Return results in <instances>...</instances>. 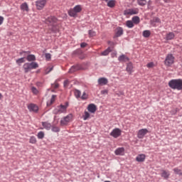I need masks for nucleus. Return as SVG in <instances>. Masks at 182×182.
<instances>
[{"label": "nucleus", "instance_id": "obj_1", "mask_svg": "<svg viewBox=\"0 0 182 182\" xmlns=\"http://www.w3.org/2000/svg\"><path fill=\"white\" fill-rule=\"evenodd\" d=\"M168 86L174 90H182V80L173 79L168 82Z\"/></svg>", "mask_w": 182, "mask_h": 182}, {"label": "nucleus", "instance_id": "obj_2", "mask_svg": "<svg viewBox=\"0 0 182 182\" xmlns=\"http://www.w3.org/2000/svg\"><path fill=\"white\" fill-rule=\"evenodd\" d=\"M56 22H58V18L55 16H50L47 19H46V23L48 25V26H51L50 29L53 32H56L58 28H56Z\"/></svg>", "mask_w": 182, "mask_h": 182}, {"label": "nucleus", "instance_id": "obj_3", "mask_svg": "<svg viewBox=\"0 0 182 182\" xmlns=\"http://www.w3.org/2000/svg\"><path fill=\"white\" fill-rule=\"evenodd\" d=\"M38 68H39V64L36 62L26 63L23 65V69L26 73L31 72L32 69H38Z\"/></svg>", "mask_w": 182, "mask_h": 182}, {"label": "nucleus", "instance_id": "obj_4", "mask_svg": "<svg viewBox=\"0 0 182 182\" xmlns=\"http://www.w3.org/2000/svg\"><path fill=\"white\" fill-rule=\"evenodd\" d=\"M68 107H69V103L65 102V104L64 105H60V106H58L53 110V113L55 114H60L61 113H66Z\"/></svg>", "mask_w": 182, "mask_h": 182}, {"label": "nucleus", "instance_id": "obj_5", "mask_svg": "<svg viewBox=\"0 0 182 182\" xmlns=\"http://www.w3.org/2000/svg\"><path fill=\"white\" fill-rule=\"evenodd\" d=\"M73 119V115L69 114L66 117L61 118L60 124V126H68V124L70 123V121Z\"/></svg>", "mask_w": 182, "mask_h": 182}, {"label": "nucleus", "instance_id": "obj_6", "mask_svg": "<svg viewBox=\"0 0 182 182\" xmlns=\"http://www.w3.org/2000/svg\"><path fill=\"white\" fill-rule=\"evenodd\" d=\"M174 63V56L172 54H168L164 60L165 66H171Z\"/></svg>", "mask_w": 182, "mask_h": 182}, {"label": "nucleus", "instance_id": "obj_7", "mask_svg": "<svg viewBox=\"0 0 182 182\" xmlns=\"http://www.w3.org/2000/svg\"><path fill=\"white\" fill-rule=\"evenodd\" d=\"M46 2H47L46 0H38L37 1H36V9L38 11H42V9L45 8L46 5Z\"/></svg>", "mask_w": 182, "mask_h": 182}, {"label": "nucleus", "instance_id": "obj_8", "mask_svg": "<svg viewBox=\"0 0 182 182\" xmlns=\"http://www.w3.org/2000/svg\"><path fill=\"white\" fill-rule=\"evenodd\" d=\"M110 136L114 137V139H117V137L122 136V130L119 128H115L111 132Z\"/></svg>", "mask_w": 182, "mask_h": 182}, {"label": "nucleus", "instance_id": "obj_9", "mask_svg": "<svg viewBox=\"0 0 182 182\" xmlns=\"http://www.w3.org/2000/svg\"><path fill=\"white\" fill-rule=\"evenodd\" d=\"M149 133V130L147 129H141L138 131L137 137L138 139H144V136Z\"/></svg>", "mask_w": 182, "mask_h": 182}, {"label": "nucleus", "instance_id": "obj_10", "mask_svg": "<svg viewBox=\"0 0 182 182\" xmlns=\"http://www.w3.org/2000/svg\"><path fill=\"white\" fill-rule=\"evenodd\" d=\"M124 15H137L139 10L136 9H129L124 11Z\"/></svg>", "mask_w": 182, "mask_h": 182}, {"label": "nucleus", "instance_id": "obj_11", "mask_svg": "<svg viewBox=\"0 0 182 182\" xmlns=\"http://www.w3.org/2000/svg\"><path fill=\"white\" fill-rule=\"evenodd\" d=\"M83 69L85 68L80 65H74L70 68L69 73H74V72H76L77 70H83Z\"/></svg>", "mask_w": 182, "mask_h": 182}, {"label": "nucleus", "instance_id": "obj_12", "mask_svg": "<svg viewBox=\"0 0 182 182\" xmlns=\"http://www.w3.org/2000/svg\"><path fill=\"white\" fill-rule=\"evenodd\" d=\"M109 83V80L106 77H100L98 79V85L100 86H105Z\"/></svg>", "mask_w": 182, "mask_h": 182}, {"label": "nucleus", "instance_id": "obj_13", "mask_svg": "<svg viewBox=\"0 0 182 182\" xmlns=\"http://www.w3.org/2000/svg\"><path fill=\"white\" fill-rule=\"evenodd\" d=\"M146 160V155L144 154H140L136 156V161H138V163H143Z\"/></svg>", "mask_w": 182, "mask_h": 182}, {"label": "nucleus", "instance_id": "obj_14", "mask_svg": "<svg viewBox=\"0 0 182 182\" xmlns=\"http://www.w3.org/2000/svg\"><path fill=\"white\" fill-rule=\"evenodd\" d=\"M118 60L119 62L126 63V62H129L130 59L126 55L122 54L118 57Z\"/></svg>", "mask_w": 182, "mask_h": 182}, {"label": "nucleus", "instance_id": "obj_15", "mask_svg": "<svg viewBox=\"0 0 182 182\" xmlns=\"http://www.w3.org/2000/svg\"><path fill=\"white\" fill-rule=\"evenodd\" d=\"M161 177L164 178V180H167L170 177V171L162 170L161 173Z\"/></svg>", "mask_w": 182, "mask_h": 182}, {"label": "nucleus", "instance_id": "obj_16", "mask_svg": "<svg viewBox=\"0 0 182 182\" xmlns=\"http://www.w3.org/2000/svg\"><path fill=\"white\" fill-rule=\"evenodd\" d=\"M28 109L30 112H38V110H39L38 105H36L35 104H30L28 106Z\"/></svg>", "mask_w": 182, "mask_h": 182}, {"label": "nucleus", "instance_id": "obj_17", "mask_svg": "<svg viewBox=\"0 0 182 182\" xmlns=\"http://www.w3.org/2000/svg\"><path fill=\"white\" fill-rule=\"evenodd\" d=\"M20 9L23 12H29V6H28V3L26 2L21 4Z\"/></svg>", "mask_w": 182, "mask_h": 182}, {"label": "nucleus", "instance_id": "obj_18", "mask_svg": "<svg viewBox=\"0 0 182 182\" xmlns=\"http://www.w3.org/2000/svg\"><path fill=\"white\" fill-rule=\"evenodd\" d=\"M87 110L90 113H95L97 110L96 105L95 104H90L87 107Z\"/></svg>", "mask_w": 182, "mask_h": 182}, {"label": "nucleus", "instance_id": "obj_19", "mask_svg": "<svg viewBox=\"0 0 182 182\" xmlns=\"http://www.w3.org/2000/svg\"><path fill=\"white\" fill-rule=\"evenodd\" d=\"M116 156H124V148H118L114 151Z\"/></svg>", "mask_w": 182, "mask_h": 182}, {"label": "nucleus", "instance_id": "obj_20", "mask_svg": "<svg viewBox=\"0 0 182 182\" xmlns=\"http://www.w3.org/2000/svg\"><path fill=\"white\" fill-rule=\"evenodd\" d=\"M127 72H128V73L129 75H132V73H133V63H129L127 65V68H126Z\"/></svg>", "mask_w": 182, "mask_h": 182}, {"label": "nucleus", "instance_id": "obj_21", "mask_svg": "<svg viewBox=\"0 0 182 182\" xmlns=\"http://www.w3.org/2000/svg\"><path fill=\"white\" fill-rule=\"evenodd\" d=\"M42 126L46 129V130H50V129H52V124L48 122H42Z\"/></svg>", "mask_w": 182, "mask_h": 182}, {"label": "nucleus", "instance_id": "obj_22", "mask_svg": "<svg viewBox=\"0 0 182 182\" xmlns=\"http://www.w3.org/2000/svg\"><path fill=\"white\" fill-rule=\"evenodd\" d=\"M176 35L173 32H169L166 34V41H171L173 38H175Z\"/></svg>", "mask_w": 182, "mask_h": 182}, {"label": "nucleus", "instance_id": "obj_23", "mask_svg": "<svg viewBox=\"0 0 182 182\" xmlns=\"http://www.w3.org/2000/svg\"><path fill=\"white\" fill-rule=\"evenodd\" d=\"M68 15L75 18V16H77V13L75 11L74 9H71L68 11Z\"/></svg>", "mask_w": 182, "mask_h": 182}, {"label": "nucleus", "instance_id": "obj_24", "mask_svg": "<svg viewBox=\"0 0 182 182\" xmlns=\"http://www.w3.org/2000/svg\"><path fill=\"white\" fill-rule=\"evenodd\" d=\"M161 22V21L160 20V18L155 17L153 20L151 21V24L152 25V26H156V24L154 23H160Z\"/></svg>", "mask_w": 182, "mask_h": 182}, {"label": "nucleus", "instance_id": "obj_25", "mask_svg": "<svg viewBox=\"0 0 182 182\" xmlns=\"http://www.w3.org/2000/svg\"><path fill=\"white\" fill-rule=\"evenodd\" d=\"M123 35V28L122 27H119L117 28L116 36L119 38V36H122Z\"/></svg>", "mask_w": 182, "mask_h": 182}, {"label": "nucleus", "instance_id": "obj_26", "mask_svg": "<svg viewBox=\"0 0 182 182\" xmlns=\"http://www.w3.org/2000/svg\"><path fill=\"white\" fill-rule=\"evenodd\" d=\"M132 22L135 25H139L140 23V18L137 16L132 17Z\"/></svg>", "mask_w": 182, "mask_h": 182}, {"label": "nucleus", "instance_id": "obj_27", "mask_svg": "<svg viewBox=\"0 0 182 182\" xmlns=\"http://www.w3.org/2000/svg\"><path fill=\"white\" fill-rule=\"evenodd\" d=\"M107 6H109V8H114V6H116V1H115V0H109V1H108Z\"/></svg>", "mask_w": 182, "mask_h": 182}, {"label": "nucleus", "instance_id": "obj_28", "mask_svg": "<svg viewBox=\"0 0 182 182\" xmlns=\"http://www.w3.org/2000/svg\"><path fill=\"white\" fill-rule=\"evenodd\" d=\"M26 59L28 62H33L36 60V57H35V55H27Z\"/></svg>", "mask_w": 182, "mask_h": 182}, {"label": "nucleus", "instance_id": "obj_29", "mask_svg": "<svg viewBox=\"0 0 182 182\" xmlns=\"http://www.w3.org/2000/svg\"><path fill=\"white\" fill-rule=\"evenodd\" d=\"M112 52V48H110V47H109L107 49H106L105 51H103L102 53H101L102 56H107V55H109V53Z\"/></svg>", "mask_w": 182, "mask_h": 182}, {"label": "nucleus", "instance_id": "obj_30", "mask_svg": "<svg viewBox=\"0 0 182 182\" xmlns=\"http://www.w3.org/2000/svg\"><path fill=\"white\" fill-rule=\"evenodd\" d=\"M126 26H127V28H134V23L132 22V21H127L126 22Z\"/></svg>", "mask_w": 182, "mask_h": 182}, {"label": "nucleus", "instance_id": "obj_31", "mask_svg": "<svg viewBox=\"0 0 182 182\" xmlns=\"http://www.w3.org/2000/svg\"><path fill=\"white\" fill-rule=\"evenodd\" d=\"M143 36L144 38H149L150 36V35H151V32H150V31L149 30H145L143 31Z\"/></svg>", "mask_w": 182, "mask_h": 182}, {"label": "nucleus", "instance_id": "obj_32", "mask_svg": "<svg viewBox=\"0 0 182 182\" xmlns=\"http://www.w3.org/2000/svg\"><path fill=\"white\" fill-rule=\"evenodd\" d=\"M73 9L77 14H79L80 12H82V6L77 5L73 8Z\"/></svg>", "mask_w": 182, "mask_h": 182}, {"label": "nucleus", "instance_id": "obj_33", "mask_svg": "<svg viewBox=\"0 0 182 182\" xmlns=\"http://www.w3.org/2000/svg\"><path fill=\"white\" fill-rule=\"evenodd\" d=\"M36 137H35L34 136L30 137L29 143H31V144H36Z\"/></svg>", "mask_w": 182, "mask_h": 182}, {"label": "nucleus", "instance_id": "obj_34", "mask_svg": "<svg viewBox=\"0 0 182 182\" xmlns=\"http://www.w3.org/2000/svg\"><path fill=\"white\" fill-rule=\"evenodd\" d=\"M137 4L140 5V6H144L146 4H147L146 0H137Z\"/></svg>", "mask_w": 182, "mask_h": 182}, {"label": "nucleus", "instance_id": "obj_35", "mask_svg": "<svg viewBox=\"0 0 182 182\" xmlns=\"http://www.w3.org/2000/svg\"><path fill=\"white\" fill-rule=\"evenodd\" d=\"M17 65H21V63H25V57L18 58L16 60Z\"/></svg>", "mask_w": 182, "mask_h": 182}, {"label": "nucleus", "instance_id": "obj_36", "mask_svg": "<svg viewBox=\"0 0 182 182\" xmlns=\"http://www.w3.org/2000/svg\"><path fill=\"white\" fill-rule=\"evenodd\" d=\"M51 130L55 133H59V132H60V128H59V127L57 126H53Z\"/></svg>", "mask_w": 182, "mask_h": 182}, {"label": "nucleus", "instance_id": "obj_37", "mask_svg": "<svg viewBox=\"0 0 182 182\" xmlns=\"http://www.w3.org/2000/svg\"><path fill=\"white\" fill-rule=\"evenodd\" d=\"M175 174H178V176H182V171L181 169L178 168H175L173 169Z\"/></svg>", "mask_w": 182, "mask_h": 182}, {"label": "nucleus", "instance_id": "obj_38", "mask_svg": "<svg viewBox=\"0 0 182 182\" xmlns=\"http://www.w3.org/2000/svg\"><path fill=\"white\" fill-rule=\"evenodd\" d=\"M52 70H53V66L48 67L45 70V75H48V73H50Z\"/></svg>", "mask_w": 182, "mask_h": 182}, {"label": "nucleus", "instance_id": "obj_39", "mask_svg": "<svg viewBox=\"0 0 182 182\" xmlns=\"http://www.w3.org/2000/svg\"><path fill=\"white\" fill-rule=\"evenodd\" d=\"M74 95L77 99H79V97H80L82 95V92H80V91H79L78 90H75L74 91Z\"/></svg>", "mask_w": 182, "mask_h": 182}, {"label": "nucleus", "instance_id": "obj_40", "mask_svg": "<svg viewBox=\"0 0 182 182\" xmlns=\"http://www.w3.org/2000/svg\"><path fill=\"white\" fill-rule=\"evenodd\" d=\"M38 139H43L45 137V133L42 131L39 132L37 134Z\"/></svg>", "mask_w": 182, "mask_h": 182}, {"label": "nucleus", "instance_id": "obj_41", "mask_svg": "<svg viewBox=\"0 0 182 182\" xmlns=\"http://www.w3.org/2000/svg\"><path fill=\"white\" fill-rule=\"evenodd\" d=\"M90 117V114L87 112V111H85L84 115H83V120H87Z\"/></svg>", "mask_w": 182, "mask_h": 182}, {"label": "nucleus", "instance_id": "obj_42", "mask_svg": "<svg viewBox=\"0 0 182 182\" xmlns=\"http://www.w3.org/2000/svg\"><path fill=\"white\" fill-rule=\"evenodd\" d=\"M31 91L33 93V95H38V93H39V91L35 87H31Z\"/></svg>", "mask_w": 182, "mask_h": 182}, {"label": "nucleus", "instance_id": "obj_43", "mask_svg": "<svg viewBox=\"0 0 182 182\" xmlns=\"http://www.w3.org/2000/svg\"><path fill=\"white\" fill-rule=\"evenodd\" d=\"M146 68H148L149 69H151L152 68H154V63L153 62L149 63L146 65Z\"/></svg>", "mask_w": 182, "mask_h": 182}, {"label": "nucleus", "instance_id": "obj_44", "mask_svg": "<svg viewBox=\"0 0 182 182\" xmlns=\"http://www.w3.org/2000/svg\"><path fill=\"white\" fill-rule=\"evenodd\" d=\"M51 87L53 89H58V87H59V83L55 82V83L52 84Z\"/></svg>", "mask_w": 182, "mask_h": 182}, {"label": "nucleus", "instance_id": "obj_45", "mask_svg": "<svg viewBox=\"0 0 182 182\" xmlns=\"http://www.w3.org/2000/svg\"><path fill=\"white\" fill-rule=\"evenodd\" d=\"M89 36H91V37L95 36H96V32H95L92 30H90L89 31Z\"/></svg>", "mask_w": 182, "mask_h": 182}, {"label": "nucleus", "instance_id": "obj_46", "mask_svg": "<svg viewBox=\"0 0 182 182\" xmlns=\"http://www.w3.org/2000/svg\"><path fill=\"white\" fill-rule=\"evenodd\" d=\"M28 54L29 55V53H31V51H21L19 53V55H21V56H22V55H23V56H26L25 54Z\"/></svg>", "mask_w": 182, "mask_h": 182}, {"label": "nucleus", "instance_id": "obj_47", "mask_svg": "<svg viewBox=\"0 0 182 182\" xmlns=\"http://www.w3.org/2000/svg\"><path fill=\"white\" fill-rule=\"evenodd\" d=\"M81 99L82 100H86V99H87V95L86 92H83L82 95L81 96Z\"/></svg>", "mask_w": 182, "mask_h": 182}, {"label": "nucleus", "instance_id": "obj_48", "mask_svg": "<svg viewBox=\"0 0 182 182\" xmlns=\"http://www.w3.org/2000/svg\"><path fill=\"white\" fill-rule=\"evenodd\" d=\"M69 83H70V82L68 80H65L64 81V87H68V86H69Z\"/></svg>", "mask_w": 182, "mask_h": 182}, {"label": "nucleus", "instance_id": "obj_49", "mask_svg": "<svg viewBox=\"0 0 182 182\" xmlns=\"http://www.w3.org/2000/svg\"><path fill=\"white\" fill-rule=\"evenodd\" d=\"M4 21H5L4 16H0V25H2L4 23Z\"/></svg>", "mask_w": 182, "mask_h": 182}, {"label": "nucleus", "instance_id": "obj_50", "mask_svg": "<svg viewBox=\"0 0 182 182\" xmlns=\"http://www.w3.org/2000/svg\"><path fill=\"white\" fill-rule=\"evenodd\" d=\"M55 99H56V95H53L50 100V105L55 102Z\"/></svg>", "mask_w": 182, "mask_h": 182}, {"label": "nucleus", "instance_id": "obj_51", "mask_svg": "<svg viewBox=\"0 0 182 182\" xmlns=\"http://www.w3.org/2000/svg\"><path fill=\"white\" fill-rule=\"evenodd\" d=\"M51 58L50 53H46V58L49 60Z\"/></svg>", "mask_w": 182, "mask_h": 182}, {"label": "nucleus", "instance_id": "obj_52", "mask_svg": "<svg viewBox=\"0 0 182 182\" xmlns=\"http://www.w3.org/2000/svg\"><path fill=\"white\" fill-rule=\"evenodd\" d=\"M109 93V91L107 90H104L101 91V95H107Z\"/></svg>", "mask_w": 182, "mask_h": 182}, {"label": "nucleus", "instance_id": "obj_53", "mask_svg": "<svg viewBox=\"0 0 182 182\" xmlns=\"http://www.w3.org/2000/svg\"><path fill=\"white\" fill-rule=\"evenodd\" d=\"M86 46H87V43H82L80 44L81 48H86Z\"/></svg>", "mask_w": 182, "mask_h": 182}, {"label": "nucleus", "instance_id": "obj_54", "mask_svg": "<svg viewBox=\"0 0 182 182\" xmlns=\"http://www.w3.org/2000/svg\"><path fill=\"white\" fill-rule=\"evenodd\" d=\"M86 58V55L85 54H82L81 55H80V59H85Z\"/></svg>", "mask_w": 182, "mask_h": 182}, {"label": "nucleus", "instance_id": "obj_55", "mask_svg": "<svg viewBox=\"0 0 182 182\" xmlns=\"http://www.w3.org/2000/svg\"><path fill=\"white\" fill-rule=\"evenodd\" d=\"M171 0H164V2H166V4H168L169 2H171Z\"/></svg>", "mask_w": 182, "mask_h": 182}, {"label": "nucleus", "instance_id": "obj_56", "mask_svg": "<svg viewBox=\"0 0 182 182\" xmlns=\"http://www.w3.org/2000/svg\"><path fill=\"white\" fill-rule=\"evenodd\" d=\"M3 96L2 94L0 93V99H2Z\"/></svg>", "mask_w": 182, "mask_h": 182}, {"label": "nucleus", "instance_id": "obj_57", "mask_svg": "<svg viewBox=\"0 0 182 182\" xmlns=\"http://www.w3.org/2000/svg\"><path fill=\"white\" fill-rule=\"evenodd\" d=\"M103 1H105V2H109V0H103Z\"/></svg>", "mask_w": 182, "mask_h": 182}, {"label": "nucleus", "instance_id": "obj_58", "mask_svg": "<svg viewBox=\"0 0 182 182\" xmlns=\"http://www.w3.org/2000/svg\"><path fill=\"white\" fill-rule=\"evenodd\" d=\"M37 73H39V70L37 71Z\"/></svg>", "mask_w": 182, "mask_h": 182}, {"label": "nucleus", "instance_id": "obj_59", "mask_svg": "<svg viewBox=\"0 0 182 182\" xmlns=\"http://www.w3.org/2000/svg\"><path fill=\"white\" fill-rule=\"evenodd\" d=\"M41 130H43V128H41Z\"/></svg>", "mask_w": 182, "mask_h": 182}]
</instances>
